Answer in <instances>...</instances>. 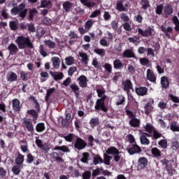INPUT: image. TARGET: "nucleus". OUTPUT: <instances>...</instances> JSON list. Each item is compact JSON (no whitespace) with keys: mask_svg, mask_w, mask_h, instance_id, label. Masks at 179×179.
Instances as JSON below:
<instances>
[{"mask_svg":"<svg viewBox=\"0 0 179 179\" xmlns=\"http://www.w3.org/2000/svg\"><path fill=\"white\" fill-rule=\"evenodd\" d=\"M15 43L20 50H24V48H33V43L30 41V38L23 36H17Z\"/></svg>","mask_w":179,"mask_h":179,"instance_id":"obj_1","label":"nucleus"},{"mask_svg":"<svg viewBox=\"0 0 179 179\" xmlns=\"http://www.w3.org/2000/svg\"><path fill=\"white\" fill-rule=\"evenodd\" d=\"M11 13L14 16H16V15H20L22 19H23L24 16H26V13H27V10L24 8V4L21 3L18 8H13L11 9Z\"/></svg>","mask_w":179,"mask_h":179,"instance_id":"obj_2","label":"nucleus"},{"mask_svg":"<svg viewBox=\"0 0 179 179\" xmlns=\"http://www.w3.org/2000/svg\"><path fill=\"white\" fill-rule=\"evenodd\" d=\"M104 100L106 99H96L95 104V110H101V111H107V108L106 107V104L104 103Z\"/></svg>","mask_w":179,"mask_h":179,"instance_id":"obj_3","label":"nucleus"},{"mask_svg":"<svg viewBox=\"0 0 179 179\" xmlns=\"http://www.w3.org/2000/svg\"><path fill=\"white\" fill-rule=\"evenodd\" d=\"M74 148L78 150H82L86 148V143L82 138H78L74 144Z\"/></svg>","mask_w":179,"mask_h":179,"instance_id":"obj_4","label":"nucleus"},{"mask_svg":"<svg viewBox=\"0 0 179 179\" xmlns=\"http://www.w3.org/2000/svg\"><path fill=\"white\" fill-rule=\"evenodd\" d=\"M141 152H142V149L136 144L132 145L131 147L128 149L129 155H135L136 153H141Z\"/></svg>","mask_w":179,"mask_h":179,"instance_id":"obj_5","label":"nucleus"},{"mask_svg":"<svg viewBox=\"0 0 179 179\" xmlns=\"http://www.w3.org/2000/svg\"><path fill=\"white\" fill-rule=\"evenodd\" d=\"M77 80L80 87H87V78L86 76H80Z\"/></svg>","mask_w":179,"mask_h":179,"instance_id":"obj_6","label":"nucleus"},{"mask_svg":"<svg viewBox=\"0 0 179 179\" xmlns=\"http://www.w3.org/2000/svg\"><path fill=\"white\" fill-rule=\"evenodd\" d=\"M50 74L53 78L54 80H61L64 78V73L61 72H52L50 71Z\"/></svg>","mask_w":179,"mask_h":179,"instance_id":"obj_7","label":"nucleus"},{"mask_svg":"<svg viewBox=\"0 0 179 179\" xmlns=\"http://www.w3.org/2000/svg\"><path fill=\"white\" fill-rule=\"evenodd\" d=\"M70 88L71 89V92L74 93L76 97H79V94H80V88H79V86L74 83L70 85Z\"/></svg>","mask_w":179,"mask_h":179,"instance_id":"obj_8","label":"nucleus"},{"mask_svg":"<svg viewBox=\"0 0 179 179\" xmlns=\"http://www.w3.org/2000/svg\"><path fill=\"white\" fill-rule=\"evenodd\" d=\"M136 93L138 96H146L148 94V88L145 87H139L136 88Z\"/></svg>","mask_w":179,"mask_h":179,"instance_id":"obj_9","label":"nucleus"},{"mask_svg":"<svg viewBox=\"0 0 179 179\" xmlns=\"http://www.w3.org/2000/svg\"><path fill=\"white\" fill-rule=\"evenodd\" d=\"M127 6L128 4H125V6H124L122 1H117L116 3V10L119 12H127Z\"/></svg>","mask_w":179,"mask_h":179,"instance_id":"obj_10","label":"nucleus"},{"mask_svg":"<svg viewBox=\"0 0 179 179\" xmlns=\"http://www.w3.org/2000/svg\"><path fill=\"white\" fill-rule=\"evenodd\" d=\"M8 50L10 55H15L19 51V48L15 43H10L8 47Z\"/></svg>","mask_w":179,"mask_h":179,"instance_id":"obj_11","label":"nucleus"},{"mask_svg":"<svg viewBox=\"0 0 179 179\" xmlns=\"http://www.w3.org/2000/svg\"><path fill=\"white\" fill-rule=\"evenodd\" d=\"M129 124L131 127H133V128H138V127L141 125V120L136 117H132L129 120Z\"/></svg>","mask_w":179,"mask_h":179,"instance_id":"obj_12","label":"nucleus"},{"mask_svg":"<svg viewBox=\"0 0 179 179\" xmlns=\"http://www.w3.org/2000/svg\"><path fill=\"white\" fill-rule=\"evenodd\" d=\"M147 79L150 82H156V76L151 69L147 70Z\"/></svg>","mask_w":179,"mask_h":179,"instance_id":"obj_13","label":"nucleus"},{"mask_svg":"<svg viewBox=\"0 0 179 179\" xmlns=\"http://www.w3.org/2000/svg\"><path fill=\"white\" fill-rule=\"evenodd\" d=\"M164 15L166 17L170 16V15H173V7L171 5H167L164 8Z\"/></svg>","mask_w":179,"mask_h":179,"instance_id":"obj_14","label":"nucleus"},{"mask_svg":"<svg viewBox=\"0 0 179 179\" xmlns=\"http://www.w3.org/2000/svg\"><path fill=\"white\" fill-rule=\"evenodd\" d=\"M8 82H15L17 80V75L13 72H8L6 76Z\"/></svg>","mask_w":179,"mask_h":179,"instance_id":"obj_15","label":"nucleus"},{"mask_svg":"<svg viewBox=\"0 0 179 179\" xmlns=\"http://www.w3.org/2000/svg\"><path fill=\"white\" fill-rule=\"evenodd\" d=\"M96 93L98 97L101 99H106V90L103 87H101L96 88Z\"/></svg>","mask_w":179,"mask_h":179,"instance_id":"obj_16","label":"nucleus"},{"mask_svg":"<svg viewBox=\"0 0 179 179\" xmlns=\"http://www.w3.org/2000/svg\"><path fill=\"white\" fill-rule=\"evenodd\" d=\"M51 159H53V160H55L56 162H59V163H64V159H62L61 157H59V154H58L56 152H52L50 154Z\"/></svg>","mask_w":179,"mask_h":179,"instance_id":"obj_17","label":"nucleus"},{"mask_svg":"<svg viewBox=\"0 0 179 179\" xmlns=\"http://www.w3.org/2000/svg\"><path fill=\"white\" fill-rule=\"evenodd\" d=\"M12 104L14 111H19L20 110V101L18 99H13Z\"/></svg>","mask_w":179,"mask_h":179,"instance_id":"obj_18","label":"nucleus"},{"mask_svg":"<svg viewBox=\"0 0 179 179\" xmlns=\"http://www.w3.org/2000/svg\"><path fill=\"white\" fill-rule=\"evenodd\" d=\"M92 162H93V164H94V166H97V164H100L103 163V159L101 158V157L100 155H96L93 157Z\"/></svg>","mask_w":179,"mask_h":179,"instance_id":"obj_19","label":"nucleus"},{"mask_svg":"<svg viewBox=\"0 0 179 179\" xmlns=\"http://www.w3.org/2000/svg\"><path fill=\"white\" fill-rule=\"evenodd\" d=\"M83 64H85V65H87V62H89V57H87V55L85 52H78Z\"/></svg>","mask_w":179,"mask_h":179,"instance_id":"obj_20","label":"nucleus"},{"mask_svg":"<svg viewBox=\"0 0 179 179\" xmlns=\"http://www.w3.org/2000/svg\"><path fill=\"white\" fill-rule=\"evenodd\" d=\"M123 86L125 92H129V90L132 89V83H131V80H127L123 82Z\"/></svg>","mask_w":179,"mask_h":179,"instance_id":"obj_21","label":"nucleus"},{"mask_svg":"<svg viewBox=\"0 0 179 179\" xmlns=\"http://www.w3.org/2000/svg\"><path fill=\"white\" fill-rule=\"evenodd\" d=\"M107 155H120V151L115 147H110L106 150Z\"/></svg>","mask_w":179,"mask_h":179,"instance_id":"obj_22","label":"nucleus"},{"mask_svg":"<svg viewBox=\"0 0 179 179\" xmlns=\"http://www.w3.org/2000/svg\"><path fill=\"white\" fill-rule=\"evenodd\" d=\"M52 62L55 69H59L61 62H59V58L55 57L52 58Z\"/></svg>","mask_w":179,"mask_h":179,"instance_id":"obj_23","label":"nucleus"},{"mask_svg":"<svg viewBox=\"0 0 179 179\" xmlns=\"http://www.w3.org/2000/svg\"><path fill=\"white\" fill-rule=\"evenodd\" d=\"M73 6V4L69 1H64L63 3V8L65 12H70Z\"/></svg>","mask_w":179,"mask_h":179,"instance_id":"obj_24","label":"nucleus"},{"mask_svg":"<svg viewBox=\"0 0 179 179\" xmlns=\"http://www.w3.org/2000/svg\"><path fill=\"white\" fill-rule=\"evenodd\" d=\"M24 121V124L26 127V128L28 129V131L29 132H33V124H31V122H30V121H29V120L24 118L23 119Z\"/></svg>","mask_w":179,"mask_h":179,"instance_id":"obj_25","label":"nucleus"},{"mask_svg":"<svg viewBox=\"0 0 179 179\" xmlns=\"http://www.w3.org/2000/svg\"><path fill=\"white\" fill-rule=\"evenodd\" d=\"M138 166L141 169H145L148 166V159L145 157H141L138 159Z\"/></svg>","mask_w":179,"mask_h":179,"instance_id":"obj_26","label":"nucleus"},{"mask_svg":"<svg viewBox=\"0 0 179 179\" xmlns=\"http://www.w3.org/2000/svg\"><path fill=\"white\" fill-rule=\"evenodd\" d=\"M162 31L165 33L166 37H170V34L169 33H173V27H168L167 28L164 26L161 27Z\"/></svg>","mask_w":179,"mask_h":179,"instance_id":"obj_27","label":"nucleus"},{"mask_svg":"<svg viewBox=\"0 0 179 179\" xmlns=\"http://www.w3.org/2000/svg\"><path fill=\"white\" fill-rule=\"evenodd\" d=\"M113 66L115 69H122V66H124V64L120 59H117L113 62Z\"/></svg>","mask_w":179,"mask_h":179,"instance_id":"obj_28","label":"nucleus"},{"mask_svg":"<svg viewBox=\"0 0 179 179\" xmlns=\"http://www.w3.org/2000/svg\"><path fill=\"white\" fill-rule=\"evenodd\" d=\"M144 108H145V113L147 115H149L150 113H152V111L153 110V106H152V104L149 102L147 104H145V106H144Z\"/></svg>","mask_w":179,"mask_h":179,"instance_id":"obj_29","label":"nucleus"},{"mask_svg":"<svg viewBox=\"0 0 179 179\" xmlns=\"http://www.w3.org/2000/svg\"><path fill=\"white\" fill-rule=\"evenodd\" d=\"M123 57L124 58H134L135 57V55L134 54V52L131 50H126L123 52Z\"/></svg>","mask_w":179,"mask_h":179,"instance_id":"obj_30","label":"nucleus"},{"mask_svg":"<svg viewBox=\"0 0 179 179\" xmlns=\"http://www.w3.org/2000/svg\"><path fill=\"white\" fill-rule=\"evenodd\" d=\"M151 153L155 157H160L162 156V152L157 148H153L151 149Z\"/></svg>","mask_w":179,"mask_h":179,"instance_id":"obj_31","label":"nucleus"},{"mask_svg":"<svg viewBox=\"0 0 179 179\" xmlns=\"http://www.w3.org/2000/svg\"><path fill=\"white\" fill-rule=\"evenodd\" d=\"M54 150H62V152H64V153L70 152L69 148L66 145L56 146Z\"/></svg>","mask_w":179,"mask_h":179,"instance_id":"obj_32","label":"nucleus"},{"mask_svg":"<svg viewBox=\"0 0 179 179\" xmlns=\"http://www.w3.org/2000/svg\"><path fill=\"white\" fill-rule=\"evenodd\" d=\"M23 162H24V156L22 155L21 154H19L15 159L16 164L17 166L23 164Z\"/></svg>","mask_w":179,"mask_h":179,"instance_id":"obj_33","label":"nucleus"},{"mask_svg":"<svg viewBox=\"0 0 179 179\" xmlns=\"http://www.w3.org/2000/svg\"><path fill=\"white\" fill-rule=\"evenodd\" d=\"M170 129H171L173 132H179V127L177 125L176 122H171Z\"/></svg>","mask_w":179,"mask_h":179,"instance_id":"obj_34","label":"nucleus"},{"mask_svg":"<svg viewBox=\"0 0 179 179\" xmlns=\"http://www.w3.org/2000/svg\"><path fill=\"white\" fill-rule=\"evenodd\" d=\"M65 61L66 64L69 66L75 64V59L71 56L66 57Z\"/></svg>","mask_w":179,"mask_h":179,"instance_id":"obj_35","label":"nucleus"},{"mask_svg":"<svg viewBox=\"0 0 179 179\" xmlns=\"http://www.w3.org/2000/svg\"><path fill=\"white\" fill-rule=\"evenodd\" d=\"M161 85L164 89H167L169 87V80L166 77H162L161 78Z\"/></svg>","mask_w":179,"mask_h":179,"instance_id":"obj_36","label":"nucleus"},{"mask_svg":"<svg viewBox=\"0 0 179 179\" xmlns=\"http://www.w3.org/2000/svg\"><path fill=\"white\" fill-rule=\"evenodd\" d=\"M45 129V125L44 123H38L36 126V130L37 132H43Z\"/></svg>","mask_w":179,"mask_h":179,"instance_id":"obj_37","label":"nucleus"},{"mask_svg":"<svg viewBox=\"0 0 179 179\" xmlns=\"http://www.w3.org/2000/svg\"><path fill=\"white\" fill-rule=\"evenodd\" d=\"M140 141H141L142 145H149V143H150V141H149V139L148 138H146V136H145V135H142L140 137Z\"/></svg>","mask_w":179,"mask_h":179,"instance_id":"obj_38","label":"nucleus"},{"mask_svg":"<svg viewBox=\"0 0 179 179\" xmlns=\"http://www.w3.org/2000/svg\"><path fill=\"white\" fill-rule=\"evenodd\" d=\"M89 157H90V155H89V153L83 152V157L80 159V160L83 163H87V162H89Z\"/></svg>","mask_w":179,"mask_h":179,"instance_id":"obj_39","label":"nucleus"},{"mask_svg":"<svg viewBox=\"0 0 179 179\" xmlns=\"http://www.w3.org/2000/svg\"><path fill=\"white\" fill-rule=\"evenodd\" d=\"M110 160H111V157L107 154H104L103 163H104L106 166H110Z\"/></svg>","mask_w":179,"mask_h":179,"instance_id":"obj_40","label":"nucleus"},{"mask_svg":"<svg viewBox=\"0 0 179 179\" xmlns=\"http://www.w3.org/2000/svg\"><path fill=\"white\" fill-rule=\"evenodd\" d=\"M145 129L147 131V132H148V134H152V132L155 131V127H153L151 124L148 123L145 126Z\"/></svg>","mask_w":179,"mask_h":179,"instance_id":"obj_41","label":"nucleus"},{"mask_svg":"<svg viewBox=\"0 0 179 179\" xmlns=\"http://www.w3.org/2000/svg\"><path fill=\"white\" fill-rule=\"evenodd\" d=\"M90 124L92 128H94L96 127V125H99V118L95 117V118L91 119Z\"/></svg>","mask_w":179,"mask_h":179,"instance_id":"obj_42","label":"nucleus"},{"mask_svg":"<svg viewBox=\"0 0 179 179\" xmlns=\"http://www.w3.org/2000/svg\"><path fill=\"white\" fill-rule=\"evenodd\" d=\"M92 26H93V21L92 20L87 21L85 24L86 31H89L92 29Z\"/></svg>","mask_w":179,"mask_h":179,"instance_id":"obj_43","label":"nucleus"},{"mask_svg":"<svg viewBox=\"0 0 179 179\" xmlns=\"http://www.w3.org/2000/svg\"><path fill=\"white\" fill-rule=\"evenodd\" d=\"M94 52H95V54H98V55H100L101 57H104V55H106V51L104 49L96 48L94 49Z\"/></svg>","mask_w":179,"mask_h":179,"instance_id":"obj_44","label":"nucleus"},{"mask_svg":"<svg viewBox=\"0 0 179 179\" xmlns=\"http://www.w3.org/2000/svg\"><path fill=\"white\" fill-rule=\"evenodd\" d=\"M81 3L84 5V6H87V8H90V6H94V3H90L88 0H80Z\"/></svg>","mask_w":179,"mask_h":179,"instance_id":"obj_45","label":"nucleus"},{"mask_svg":"<svg viewBox=\"0 0 179 179\" xmlns=\"http://www.w3.org/2000/svg\"><path fill=\"white\" fill-rule=\"evenodd\" d=\"M45 44L50 48H55V43L50 40L45 41Z\"/></svg>","mask_w":179,"mask_h":179,"instance_id":"obj_46","label":"nucleus"},{"mask_svg":"<svg viewBox=\"0 0 179 179\" xmlns=\"http://www.w3.org/2000/svg\"><path fill=\"white\" fill-rule=\"evenodd\" d=\"M51 5V1L50 0H43L41 1V8H47Z\"/></svg>","mask_w":179,"mask_h":179,"instance_id":"obj_47","label":"nucleus"},{"mask_svg":"<svg viewBox=\"0 0 179 179\" xmlns=\"http://www.w3.org/2000/svg\"><path fill=\"white\" fill-rule=\"evenodd\" d=\"M55 91V89L54 88H50L47 91L46 96H45L46 101H48V99H50V96H51V94H52V93H54Z\"/></svg>","mask_w":179,"mask_h":179,"instance_id":"obj_48","label":"nucleus"},{"mask_svg":"<svg viewBox=\"0 0 179 179\" xmlns=\"http://www.w3.org/2000/svg\"><path fill=\"white\" fill-rule=\"evenodd\" d=\"M146 51L148 57H155V50L153 49L148 48Z\"/></svg>","mask_w":179,"mask_h":179,"instance_id":"obj_49","label":"nucleus"},{"mask_svg":"<svg viewBox=\"0 0 179 179\" xmlns=\"http://www.w3.org/2000/svg\"><path fill=\"white\" fill-rule=\"evenodd\" d=\"M103 68L106 69V71H107V72H108L109 73H111L113 71V66H111V64L108 63H106L103 65Z\"/></svg>","mask_w":179,"mask_h":179,"instance_id":"obj_50","label":"nucleus"},{"mask_svg":"<svg viewBox=\"0 0 179 179\" xmlns=\"http://www.w3.org/2000/svg\"><path fill=\"white\" fill-rule=\"evenodd\" d=\"M39 51L42 57H47L48 55L47 52H45V50H44V46L43 45H40Z\"/></svg>","mask_w":179,"mask_h":179,"instance_id":"obj_51","label":"nucleus"},{"mask_svg":"<svg viewBox=\"0 0 179 179\" xmlns=\"http://www.w3.org/2000/svg\"><path fill=\"white\" fill-rule=\"evenodd\" d=\"M158 145L161 146V148H163V149L167 148V141L166 140H161L159 143Z\"/></svg>","mask_w":179,"mask_h":179,"instance_id":"obj_52","label":"nucleus"},{"mask_svg":"<svg viewBox=\"0 0 179 179\" xmlns=\"http://www.w3.org/2000/svg\"><path fill=\"white\" fill-rule=\"evenodd\" d=\"M12 171L14 174H15V176H17V175L20 174V168L17 166H14L12 168Z\"/></svg>","mask_w":179,"mask_h":179,"instance_id":"obj_53","label":"nucleus"},{"mask_svg":"<svg viewBox=\"0 0 179 179\" xmlns=\"http://www.w3.org/2000/svg\"><path fill=\"white\" fill-rule=\"evenodd\" d=\"M155 13L157 15H162V13H163V6L162 5L157 6L155 9Z\"/></svg>","mask_w":179,"mask_h":179,"instance_id":"obj_54","label":"nucleus"},{"mask_svg":"<svg viewBox=\"0 0 179 179\" xmlns=\"http://www.w3.org/2000/svg\"><path fill=\"white\" fill-rule=\"evenodd\" d=\"M92 176V173L89 171H86L83 173V179H90V177Z\"/></svg>","mask_w":179,"mask_h":179,"instance_id":"obj_55","label":"nucleus"},{"mask_svg":"<svg viewBox=\"0 0 179 179\" xmlns=\"http://www.w3.org/2000/svg\"><path fill=\"white\" fill-rule=\"evenodd\" d=\"M120 19L125 22H129V17H128L127 15L125 13H122L120 15Z\"/></svg>","mask_w":179,"mask_h":179,"instance_id":"obj_56","label":"nucleus"},{"mask_svg":"<svg viewBox=\"0 0 179 179\" xmlns=\"http://www.w3.org/2000/svg\"><path fill=\"white\" fill-rule=\"evenodd\" d=\"M101 14V11H100V10H96L90 15V17H97V16H100Z\"/></svg>","mask_w":179,"mask_h":179,"instance_id":"obj_57","label":"nucleus"},{"mask_svg":"<svg viewBox=\"0 0 179 179\" xmlns=\"http://www.w3.org/2000/svg\"><path fill=\"white\" fill-rule=\"evenodd\" d=\"M75 72H76V68L75 66L70 67L68 71L69 76H72V75H73V73H75Z\"/></svg>","mask_w":179,"mask_h":179,"instance_id":"obj_58","label":"nucleus"},{"mask_svg":"<svg viewBox=\"0 0 179 179\" xmlns=\"http://www.w3.org/2000/svg\"><path fill=\"white\" fill-rule=\"evenodd\" d=\"M10 27L11 30H17V22L13 21L10 22Z\"/></svg>","mask_w":179,"mask_h":179,"instance_id":"obj_59","label":"nucleus"},{"mask_svg":"<svg viewBox=\"0 0 179 179\" xmlns=\"http://www.w3.org/2000/svg\"><path fill=\"white\" fill-rule=\"evenodd\" d=\"M63 138L66 141V142H71L73 139V134H69L63 136Z\"/></svg>","mask_w":179,"mask_h":179,"instance_id":"obj_60","label":"nucleus"},{"mask_svg":"<svg viewBox=\"0 0 179 179\" xmlns=\"http://www.w3.org/2000/svg\"><path fill=\"white\" fill-rule=\"evenodd\" d=\"M135 22H137V23H142V20H143V17H142V15H137L134 17Z\"/></svg>","mask_w":179,"mask_h":179,"instance_id":"obj_61","label":"nucleus"},{"mask_svg":"<svg viewBox=\"0 0 179 179\" xmlns=\"http://www.w3.org/2000/svg\"><path fill=\"white\" fill-rule=\"evenodd\" d=\"M37 13V10L33 9L29 11V19L30 20H33V17H34V15Z\"/></svg>","mask_w":179,"mask_h":179,"instance_id":"obj_62","label":"nucleus"},{"mask_svg":"<svg viewBox=\"0 0 179 179\" xmlns=\"http://www.w3.org/2000/svg\"><path fill=\"white\" fill-rule=\"evenodd\" d=\"M140 62H141V65L146 66V65H148V64H149V59H148V58H146V57L141 58V59H140Z\"/></svg>","mask_w":179,"mask_h":179,"instance_id":"obj_63","label":"nucleus"},{"mask_svg":"<svg viewBox=\"0 0 179 179\" xmlns=\"http://www.w3.org/2000/svg\"><path fill=\"white\" fill-rule=\"evenodd\" d=\"M72 82V79L71 78H67L62 83L64 86H69Z\"/></svg>","mask_w":179,"mask_h":179,"instance_id":"obj_64","label":"nucleus"}]
</instances>
